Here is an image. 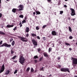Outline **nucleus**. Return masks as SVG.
Wrapping results in <instances>:
<instances>
[{"label":"nucleus","instance_id":"f257e3e1","mask_svg":"<svg viewBox=\"0 0 77 77\" xmlns=\"http://www.w3.org/2000/svg\"><path fill=\"white\" fill-rule=\"evenodd\" d=\"M19 59V62H20L21 64L23 65L25 61V58L23 57V54H21L20 56Z\"/></svg>","mask_w":77,"mask_h":77},{"label":"nucleus","instance_id":"f03ea898","mask_svg":"<svg viewBox=\"0 0 77 77\" xmlns=\"http://www.w3.org/2000/svg\"><path fill=\"white\" fill-rule=\"evenodd\" d=\"M11 46V45L9 44H8L6 43H5L3 44L2 45L0 46V47H8V48H10Z\"/></svg>","mask_w":77,"mask_h":77},{"label":"nucleus","instance_id":"7ed1b4c3","mask_svg":"<svg viewBox=\"0 0 77 77\" xmlns=\"http://www.w3.org/2000/svg\"><path fill=\"white\" fill-rule=\"evenodd\" d=\"M18 38L20 39V40L23 42H27V39L24 37H22L21 36H18Z\"/></svg>","mask_w":77,"mask_h":77},{"label":"nucleus","instance_id":"20e7f679","mask_svg":"<svg viewBox=\"0 0 77 77\" xmlns=\"http://www.w3.org/2000/svg\"><path fill=\"white\" fill-rule=\"evenodd\" d=\"M60 70L62 72H69V69L68 68H62L60 69Z\"/></svg>","mask_w":77,"mask_h":77},{"label":"nucleus","instance_id":"39448f33","mask_svg":"<svg viewBox=\"0 0 77 77\" xmlns=\"http://www.w3.org/2000/svg\"><path fill=\"white\" fill-rule=\"evenodd\" d=\"M71 11V16H74L75 15V10L73 8H71L70 9Z\"/></svg>","mask_w":77,"mask_h":77},{"label":"nucleus","instance_id":"423d86ee","mask_svg":"<svg viewBox=\"0 0 77 77\" xmlns=\"http://www.w3.org/2000/svg\"><path fill=\"white\" fill-rule=\"evenodd\" d=\"M72 63L73 64H77V58L72 57Z\"/></svg>","mask_w":77,"mask_h":77},{"label":"nucleus","instance_id":"0eeeda50","mask_svg":"<svg viewBox=\"0 0 77 77\" xmlns=\"http://www.w3.org/2000/svg\"><path fill=\"white\" fill-rule=\"evenodd\" d=\"M43 55L45 57H46L47 59H49L50 58V56L48 55V53L47 52H45L43 53Z\"/></svg>","mask_w":77,"mask_h":77},{"label":"nucleus","instance_id":"6e6552de","mask_svg":"<svg viewBox=\"0 0 77 77\" xmlns=\"http://www.w3.org/2000/svg\"><path fill=\"white\" fill-rule=\"evenodd\" d=\"M5 64H4L2 65V67H1V69L0 70V74H1V73H2V72H3L5 70Z\"/></svg>","mask_w":77,"mask_h":77},{"label":"nucleus","instance_id":"1a4fd4ad","mask_svg":"<svg viewBox=\"0 0 77 77\" xmlns=\"http://www.w3.org/2000/svg\"><path fill=\"white\" fill-rule=\"evenodd\" d=\"M18 8L19 9V11H23V5H20Z\"/></svg>","mask_w":77,"mask_h":77},{"label":"nucleus","instance_id":"9d476101","mask_svg":"<svg viewBox=\"0 0 77 77\" xmlns=\"http://www.w3.org/2000/svg\"><path fill=\"white\" fill-rule=\"evenodd\" d=\"M32 42L34 45H35V46H36V45H38V43L35 40H34L33 39H32Z\"/></svg>","mask_w":77,"mask_h":77},{"label":"nucleus","instance_id":"9b49d317","mask_svg":"<svg viewBox=\"0 0 77 77\" xmlns=\"http://www.w3.org/2000/svg\"><path fill=\"white\" fill-rule=\"evenodd\" d=\"M57 32H56L55 31H53L51 32V34L53 36H56L57 35Z\"/></svg>","mask_w":77,"mask_h":77},{"label":"nucleus","instance_id":"f8f14e48","mask_svg":"<svg viewBox=\"0 0 77 77\" xmlns=\"http://www.w3.org/2000/svg\"><path fill=\"white\" fill-rule=\"evenodd\" d=\"M7 27H8V28H10V27H14V25H8L7 26Z\"/></svg>","mask_w":77,"mask_h":77},{"label":"nucleus","instance_id":"ddd939ff","mask_svg":"<svg viewBox=\"0 0 77 77\" xmlns=\"http://www.w3.org/2000/svg\"><path fill=\"white\" fill-rule=\"evenodd\" d=\"M36 13V15H39L40 14H41V12L39 11H36V10L35 11Z\"/></svg>","mask_w":77,"mask_h":77},{"label":"nucleus","instance_id":"4468645a","mask_svg":"<svg viewBox=\"0 0 77 77\" xmlns=\"http://www.w3.org/2000/svg\"><path fill=\"white\" fill-rule=\"evenodd\" d=\"M26 32H27V33H29V28L28 27H26Z\"/></svg>","mask_w":77,"mask_h":77},{"label":"nucleus","instance_id":"2eb2a0df","mask_svg":"<svg viewBox=\"0 0 77 77\" xmlns=\"http://www.w3.org/2000/svg\"><path fill=\"white\" fill-rule=\"evenodd\" d=\"M12 12L14 13H16V8H13L12 10Z\"/></svg>","mask_w":77,"mask_h":77},{"label":"nucleus","instance_id":"dca6fc26","mask_svg":"<svg viewBox=\"0 0 77 77\" xmlns=\"http://www.w3.org/2000/svg\"><path fill=\"white\" fill-rule=\"evenodd\" d=\"M0 35H5V33L0 31Z\"/></svg>","mask_w":77,"mask_h":77},{"label":"nucleus","instance_id":"f3484780","mask_svg":"<svg viewBox=\"0 0 77 77\" xmlns=\"http://www.w3.org/2000/svg\"><path fill=\"white\" fill-rule=\"evenodd\" d=\"M31 35L32 36V37H35V36H36V34L34 33H32Z\"/></svg>","mask_w":77,"mask_h":77},{"label":"nucleus","instance_id":"a211bd4d","mask_svg":"<svg viewBox=\"0 0 77 77\" xmlns=\"http://www.w3.org/2000/svg\"><path fill=\"white\" fill-rule=\"evenodd\" d=\"M69 32H72V29H71V28L70 26H69Z\"/></svg>","mask_w":77,"mask_h":77},{"label":"nucleus","instance_id":"6ab92c4d","mask_svg":"<svg viewBox=\"0 0 77 77\" xmlns=\"http://www.w3.org/2000/svg\"><path fill=\"white\" fill-rule=\"evenodd\" d=\"M52 50V48H51V47L49 48L48 49L49 53H50V51H51Z\"/></svg>","mask_w":77,"mask_h":77},{"label":"nucleus","instance_id":"aec40b11","mask_svg":"<svg viewBox=\"0 0 77 77\" xmlns=\"http://www.w3.org/2000/svg\"><path fill=\"white\" fill-rule=\"evenodd\" d=\"M9 72H10V71H9V70H8L5 72V74H7V75L9 74Z\"/></svg>","mask_w":77,"mask_h":77},{"label":"nucleus","instance_id":"412c9836","mask_svg":"<svg viewBox=\"0 0 77 77\" xmlns=\"http://www.w3.org/2000/svg\"><path fill=\"white\" fill-rule=\"evenodd\" d=\"M11 45L13 46H14V45H15V41H13L11 43Z\"/></svg>","mask_w":77,"mask_h":77},{"label":"nucleus","instance_id":"4be33fe9","mask_svg":"<svg viewBox=\"0 0 77 77\" xmlns=\"http://www.w3.org/2000/svg\"><path fill=\"white\" fill-rule=\"evenodd\" d=\"M26 23V20H24L22 21V24H24V23Z\"/></svg>","mask_w":77,"mask_h":77},{"label":"nucleus","instance_id":"5701e85b","mask_svg":"<svg viewBox=\"0 0 77 77\" xmlns=\"http://www.w3.org/2000/svg\"><path fill=\"white\" fill-rule=\"evenodd\" d=\"M61 67H62V66H61V65H58L57 66V68H59V69H60V68Z\"/></svg>","mask_w":77,"mask_h":77},{"label":"nucleus","instance_id":"b1692460","mask_svg":"<svg viewBox=\"0 0 77 77\" xmlns=\"http://www.w3.org/2000/svg\"><path fill=\"white\" fill-rule=\"evenodd\" d=\"M19 17L20 18H23V17H24V16L23 15H20L19 16Z\"/></svg>","mask_w":77,"mask_h":77},{"label":"nucleus","instance_id":"393cba45","mask_svg":"<svg viewBox=\"0 0 77 77\" xmlns=\"http://www.w3.org/2000/svg\"><path fill=\"white\" fill-rule=\"evenodd\" d=\"M43 59V57H41L39 59L40 61H42V59Z\"/></svg>","mask_w":77,"mask_h":77},{"label":"nucleus","instance_id":"a878e982","mask_svg":"<svg viewBox=\"0 0 77 77\" xmlns=\"http://www.w3.org/2000/svg\"><path fill=\"white\" fill-rule=\"evenodd\" d=\"M34 59H38V57L37 55L35 56L34 57Z\"/></svg>","mask_w":77,"mask_h":77},{"label":"nucleus","instance_id":"bb28decb","mask_svg":"<svg viewBox=\"0 0 77 77\" xmlns=\"http://www.w3.org/2000/svg\"><path fill=\"white\" fill-rule=\"evenodd\" d=\"M29 70H30V67H28L26 70V71H27L28 72H29Z\"/></svg>","mask_w":77,"mask_h":77},{"label":"nucleus","instance_id":"cd10ccee","mask_svg":"<svg viewBox=\"0 0 77 77\" xmlns=\"http://www.w3.org/2000/svg\"><path fill=\"white\" fill-rule=\"evenodd\" d=\"M16 57H17V56L15 55L12 58V59H15Z\"/></svg>","mask_w":77,"mask_h":77},{"label":"nucleus","instance_id":"c85d7f7f","mask_svg":"<svg viewBox=\"0 0 77 77\" xmlns=\"http://www.w3.org/2000/svg\"><path fill=\"white\" fill-rule=\"evenodd\" d=\"M17 72H18V70H16L14 72V74H15L16 73H17Z\"/></svg>","mask_w":77,"mask_h":77},{"label":"nucleus","instance_id":"c756f323","mask_svg":"<svg viewBox=\"0 0 77 77\" xmlns=\"http://www.w3.org/2000/svg\"><path fill=\"white\" fill-rule=\"evenodd\" d=\"M31 71L32 72H33V71H34V70L32 68H31Z\"/></svg>","mask_w":77,"mask_h":77},{"label":"nucleus","instance_id":"7c9ffc66","mask_svg":"<svg viewBox=\"0 0 77 77\" xmlns=\"http://www.w3.org/2000/svg\"><path fill=\"white\" fill-rule=\"evenodd\" d=\"M65 44H66V45H69V46H70V44L67 42L65 43Z\"/></svg>","mask_w":77,"mask_h":77},{"label":"nucleus","instance_id":"2f4dec72","mask_svg":"<svg viewBox=\"0 0 77 77\" xmlns=\"http://www.w3.org/2000/svg\"><path fill=\"white\" fill-rule=\"evenodd\" d=\"M46 27H47V25H44V26H43V27H42V29H45Z\"/></svg>","mask_w":77,"mask_h":77},{"label":"nucleus","instance_id":"473e14b6","mask_svg":"<svg viewBox=\"0 0 77 77\" xmlns=\"http://www.w3.org/2000/svg\"><path fill=\"white\" fill-rule=\"evenodd\" d=\"M63 11H60V14H63Z\"/></svg>","mask_w":77,"mask_h":77},{"label":"nucleus","instance_id":"72a5a7b5","mask_svg":"<svg viewBox=\"0 0 77 77\" xmlns=\"http://www.w3.org/2000/svg\"><path fill=\"white\" fill-rule=\"evenodd\" d=\"M14 53V51L11 50V54H13Z\"/></svg>","mask_w":77,"mask_h":77},{"label":"nucleus","instance_id":"f704fd0d","mask_svg":"<svg viewBox=\"0 0 77 77\" xmlns=\"http://www.w3.org/2000/svg\"><path fill=\"white\" fill-rule=\"evenodd\" d=\"M72 38H73L72 36H70L69 37V38L70 39H72Z\"/></svg>","mask_w":77,"mask_h":77},{"label":"nucleus","instance_id":"c9c22d12","mask_svg":"<svg viewBox=\"0 0 77 77\" xmlns=\"http://www.w3.org/2000/svg\"><path fill=\"white\" fill-rule=\"evenodd\" d=\"M19 25L20 26V27H22V24H21V22H20V23L19 24Z\"/></svg>","mask_w":77,"mask_h":77},{"label":"nucleus","instance_id":"e433bc0d","mask_svg":"<svg viewBox=\"0 0 77 77\" xmlns=\"http://www.w3.org/2000/svg\"><path fill=\"white\" fill-rule=\"evenodd\" d=\"M36 30H39V27H38V26H36Z\"/></svg>","mask_w":77,"mask_h":77},{"label":"nucleus","instance_id":"4c0bfd02","mask_svg":"<svg viewBox=\"0 0 77 77\" xmlns=\"http://www.w3.org/2000/svg\"><path fill=\"white\" fill-rule=\"evenodd\" d=\"M76 65H77V64H72V65H73V67H75V66H76Z\"/></svg>","mask_w":77,"mask_h":77},{"label":"nucleus","instance_id":"58836bf2","mask_svg":"<svg viewBox=\"0 0 77 77\" xmlns=\"http://www.w3.org/2000/svg\"><path fill=\"white\" fill-rule=\"evenodd\" d=\"M12 41H13V38H11L10 39V42H12Z\"/></svg>","mask_w":77,"mask_h":77},{"label":"nucleus","instance_id":"ea45409f","mask_svg":"<svg viewBox=\"0 0 77 77\" xmlns=\"http://www.w3.org/2000/svg\"><path fill=\"white\" fill-rule=\"evenodd\" d=\"M20 11L19 10V9H17V8H16V12H18V11Z\"/></svg>","mask_w":77,"mask_h":77},{"label":"nucleus","instance_id":"a19ab883","mask_svg":"<svg viewBox=\"0 0 77 77\" xmlns=\"http://www.w3.org/2000/svg\"><path fill=\"white\" fill-rule=\"evenodd\" d=\"M17 27H15V28L13 29L14 30V31H15L16 30H17Z\"/></svg>","mask_w":77,"mask_h":77},{"label":"nucleus","instance_id":"79ce46f5","mask_svg":"<svg viewBox=\"0 0 77 77\" xmlns=\"http://www.w3.org/2000/svg\"><path fill=\"white\" fill-rule=\"evenodd\" d=\"M29 34L28 33H27L26 35V37H29Z\"/></svg>","mask_w":77,"mask_h":77},{"label":"nucleus","instance_id":"37998d69","mask_svg":"<svg viewBox=\"0 0 77 77\" xmlns=\"http://www.w3.org/2000/svg\"><path fill=\"white\" fill-rule=\"evenodd\" d=\"M3 42V41H1L0 42V45H2V44Z\"/></svg>","mask_w":77,"mask_h":77},{"label":"nucleus","instance_id":"c03bdc74","mask_svg":"<svg viewBox=\"0 0 77 77\" xmlns=\"http://www.w3.org/2000/svg\"><path fill=\"white\" fill-rule=\"evenodd\" d=\"M2 14L1 13H0V18H2Z\"/></svg>","mask_w":77,"mask_h":77},{"label":"nucleus","instance_id":"a18cd8bd","mask_svg":"<svg viewBox=\"0 0 77 77\" xmlns=\"http://www.w3.org/2000/svg\"><path fill=\"white\" fill-rule=\"evenodd\" d=\"M27 16L25 17V18H24V20H27Z\"/></svg>","mask_w":77,"mask_h":77},{"label":"nucleus","instance_id":"49530a36","mask_svg":"<svg viewBox=\"0 0 77 77\" xmlns=\"http://www.w3.org/2000/svg\"><path fill=\"white\" fill-rule=\"evenodd\" d=\"M43 39L44 41H45V40H46V38L45 37H43Z\"/></svg>","mask_w":77,"mask_h":77},{"label":"nucleus","instance_id":"de8ad7c7","mask_svg":"<svg viewBox=\"0 0 77 77\" xmlns=\"http://www.w3.org/2000/svg\"><path fill=\"white\" fill-rule=\"evenodd\" d=\"M37 50H38V52H39V51H41V49L38 48L37 49Z\"/></svg>","mask_w":77,"mask_h":77},{"label":"nucleus","instance_id":"09e8293b","mask_svg":"<svg viewBox=\"0 0 77 77\" xmlns=\"http://www.w3.org/2000/svg\"><path fill=\"white\" fill-rule=\"evenodd\" d=\"M40 70L41 71H44V67H42V69H40Z\"/></svg>","mask_w":77,"mask_h":77},{"label":"nucleus","instance_id":"8fccbe9b","mask_svg":"<svg viewBox=\"0 0 77 77\" xmlns=\"http://www.w3.org/2000/svg\"><path fill=\"white\" fill-rule=\"evenodd\" d=\"M75 20V19H71V20H73V22L74 21V20Z\"/></svg>","mask_w":77,"mask_h":77},{"label":"nucleus","instance_id":"3c124183","mask_svg":"<svg viewBox=\"0 0 77 77\" xmlns=\"http://www.w3.org/2000/svg\"><path fill=\"white\" fill-rule=\"evenodd\" d=\"M34 62H35V63H37V62H38V61L37 60H34Z\"/></svg>","mask_w":77,"mask_h":77},{"label":"nucleus","instance_id":"603ef678","mask_svg":"<svg viewBox=\"0 0 77 77\" xmlns=\"http://www.w3.org/2000/svg\"><path fill=\"white\" fill-rule=\"evenodd\" d=\"M37 39H40V37L39 36H37Z\"/></svg>","mask_w":77,"mask_h":77},{"label":"nucleus","instance_id":"864d4df0","mask_svg":"<svg viewBox=\"0 0 77 77\" xmlns=\"http://www.w3.org/2000/svg\"><path fill=\"white\" fill-rule=\"evenodd\" d=\"M13 62H14L15 63H17V60L14 61Z\"/></svg>","mask_w":77,"mask_h":77},{"label":"nucleus","instance_id":"5fc2aeb1","mask_svg":"<svg viewBox=\"0 0 77 77\" xmlns=\"http://www.w3.org/2000/svg\"><path fill=\"white\" fill-rule=\"evenodd\" d=\"M35 14H36V13H35V12H33V16H34L35 15Z\"/></svg>","mask_w":77,"mask_h":77},{"label":"nucleus","instance_id":"6e6d98bb","mask_svg":"<svg viewBox=\"0 0 77 77\" xmlns=\"http://www.w3.org/2000/svg\"><path fill=\"white\" fill-rule=\"evenodd\" d=\"M64 7L65 8H66L67 7V6H66V5H64Z\"/></svg>","mask_w":77,"mask_h":77},{"label":"nucleus","instance_id":"4d7b16f0","mask_svg":"<svg viewBox=\"0 0 77 77\" xmlns=\"http://www.w3.org/2000/svg\"><path fill=\"white\" fill-rule=\"evenodd\" d=\"M58 60H60V57H58Z\"/></svg>","mask_w":77,"mask_h":77},{"label":"nucleus","instance_id":"13d9d810","mask_svg":"<svg viewBox=\"0 0 77 77\" xmlns=\"http://www.w3.org/2000/svg\"><path fill=\"white\" fill-rule=\"evenodd\" d=\"M48 1L49 2H51V0H48Z\"/></svg>","mask_w":77,"mask_h":77},{"label":"nucleus","instance_id":"bf43d9fd","mask_svg":"<svg viewBox=\"0 0 77 77\" xmlns=\"http://www.w3.org/2000/svg\"><path fill=\"white\" fill-rule=\"evenodd\" d=\"M60 5V2H59L58 3V5Z\"/></svg>","mask_w":77,"mask_h":77},{"label":"nucleus","instance_id":"052dcab7","mask_svg":"<svg viewBox=\"0 0 77 77\" xmlns=\"http://www.w3.org/2000/svg\"><path fill=\"white\" fill-rule=\"evenodd\" d=\"M68 19L69 20H70V17H68Z\"/></svg>","mask_w":77,"mask_h":77},{"label":"nucleus","instance_id":"680f3d73","mask_svg":"<svg viewBox=\"0 0 77 77\" xmlns=\"http://www.w3.org/2000/svg\"><path fill=\"white\" fill-rule=\"evenodd\" d=\"M69 50H70V51H71V50H72V48H69Z\"/></svg>","mask_w":77,"mask_h":77},{"label":"nucleus","instance_id":"e2e57ef3","mask_svg":"<svg viewBox=\"0 0 77 77\" xmlns=\"http://www.w3.org/2000/svg\"><path fill=\"white\" fill-rule=\"evenodd\" d=\"M51 75H51V74H50V75H49V77H51Z\"/></svg>","mask_w":77,"mask_h":77},{"label":"nucleus","instance_id":"0e129e2a","mask_svg":"<svg viewBox=\"0 0 77 77\" xmlns=\"http://www.w3.org/2000/svg\"><path fill=\"white\" fill-rule=\"evenodd\" d=\"M1 0H0V3H1L2 2H1Z\"/></svg>","mask_w":77,"mask_h":77},{"label":"nucleus","instance_id":"69168bd1","mask_svg":"<svg viewBox=\"0 0 77 77\" xmlns=\"http://www.w3.org/2000/svg\"><path fill=\"white\" fill-rule=\"evenodd\" d=\"M74 77H77V75H75Z\"/></svg>","mask_w":77,"mask_h":77},{"label":"nucleus","instance_id":"338daca9","mask_svg":"<svg viewBox=\"0 0 77 77\" xmlns=\"http://www.w3.org/2000/svg\"><path fill=\"white\" fill-rule=\"evenodd\" d=\"M65 1L66 2H67V1H68V0H65Z\"/></svg>","mask_w":77,"mask_h":77},{"label":"nucleus","instance_id":"774afa93","mask_svg":"<svg viewBox=\"0 0 77 77\" xmlns=\"http://www.w3.org/2000/svg\"><path fill=\"white\" fill-rule=\"evenodd\" d=\"M35 47H35V46H34V48H35Z\"/></svg>","mask_w":77,"mask_h":77}]
</instances>
